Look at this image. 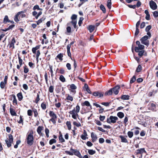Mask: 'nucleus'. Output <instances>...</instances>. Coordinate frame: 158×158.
<instances>
[{
	"label": "nucleus",
	"mask_w": 158,
	"mask_h": 158,
	"mask_svg": "<svg viewBox=\"0 0 158 158\" xmlns=\"http://www.w3.org/2000/svg\"><path fill=\"white\" fill-rule=\"evenodd\" d=\"M107 6L109 9H110L111 7V0H108L107 1Z\"/></svg>",
	"instance_id": "obj_27"
},
{
	"label": "nucleus",
	"mask_w": 158,
	"mask_h": 158,
	"mask_svg": "<svg viewBox=\"0 0 158 158\" xmlns=\"http://www.w3.org/2000/svg\"><path fill=\"white\" fill-rule=\"evenodd\" d=\"M43 20L42 18L40 19L37 21L36 22L37 25H39L40 23L43 22Z\"/></svg>",
	"instance_id": "obj_62"
},
{
	"label": "nucleus",
	"mask_w": 158,
	"mask_h": 158,
	"mask_svg": "<svg viewBox=\"0 0 158 158\" xmlns=\"http://www.w3.org/2000/svg\"><path fill=\"white\" fill-rule=\"evenodd\" d=\"M139 31L138 28H136V30H135V36H136L137 35H138L139 33Z\"/></svg>",
	"instance_id": "obj_60"
},
{
	"label": "nucleus",
	"mask_w": 158,
	"mask_h": 158,
	"mask_svg": "<svg viewBox=\"0 0 158 158\" xmlns=\"http://www.w3.org/2000/svg\"><path fill=\"white\" fill-rule=\"evenodd\" d=\"M63 57V54L62 53H60L59 54H58L56 56V57L59 59L61 61L63 60L62 58Z\"/></svg>",
	"instance_id": "obj_28"
},
{
	"label": "nucleus",
	"mask_w": 158,
	"mask_h": 158,
	"mask_svg": "<svg viewBox=\"0 0 158 158\" xmlns=\"http://www.w3.org/2000/svg\"><path fill=\"white\" fill-rule=\"evenodd\" d=\"M34 10H35L37 9L38 10H40L41 9L39 8V6L38 5H35L34 6L33 8Z\"/></svg>",
	"instance_id": "obj_59"
},
{
	"label": "nucleus",
	"mask_w": 158,
	"mask_h": 158,
	"mask_svg": "<svg viewBox=\"0 0 158 158\" xmlns=\"http://www.w3.org/2000/svg\"><path fill=\"white\" fill-rule=\"evenodd\" d=\"M73 124L77 127H81V125L79 122L77 123L76 121H74L73 122Z\"/></svg>",
	"instance_id": "obj_30"
},
{
	"label": "nucleus",
	"mask_w": 158,
	"mask_h": 158,
	"mask_svg": "<svg viewBox=\"0 0 158 158\" xmlns=\"http://www.w3.org/2000/svg\"><path fill=\"white\" fill-rule=\"evenodd\" d=\"M10 114L12 116H16L17 114L15 111V110L14 109L10 108Z\"/></svg>",
	"instance_id": "obj_18"
},
{
	"label": "nucleus",
	"mask_w": 158,
	"mask_h": 158,
	"mask_svg": "<svg viewBox=\"0 0 158 158\" xmlns=\"http://www.w3.org/2000/svg\"><path fill=\"white\" fill-rule=\"evenodd\" d=\"M14 25H11L10 26L7 28L6 29V30L7 31L10 29H12L13 27H15Z\"/></svg>",
	"instance_id": "obj_54"
},
{
	"label": "nucleus",
	"mask_w": 158,
	"mask_h": 158,
	"mask_svg": "<svg viewBox=\"0 0 158 158\" xmlns=\"http://www.w3.org/2000/svg\"><path fill=\"white\" fill-rule=\"evenodd\" d=\"M91 137L92 139V141L93 142H95L97 139V136L94 134L93 133H91Z\"/></svg>",
	"instance_id": "obj_15"
},
{
	"label": "nucleus",
	"mask_w": 158,
	"mask_h": 158,
	"mask_svg": "<svg viewBox=\"0 0 158 158\" xmlns=\"http://www.w3.org/2000/svg\"><path fill=\"white\" fill-rule=\"evenodd\" d=\"M148 39V36L147 35H145L142 37L140 39L141 43L146 45L148 46L149 44V41L147 40Z\"/></svg>",
	"instance_id": "obj_5"
},
{
	"label": "nucleus",
	"mask_w": 158,
	"mask_h": 158,
	"mask_svg": "<svg viewBox=\"0 0 158 158\" xmlns=\"http://www.w3.org/2000/svg\"><path fill=\"white\" fill-rule=\"evenodd\" d=\"M117 115L120 118H122L124 117V114L123 112H119L117 113Z\"/></svg>",
	"instance_id": "obj_22"
},
{
	"label": "nucleus",
	"mask_w": 158,
	"mask_h": 158,
	"mask_svg": "<svg viewBox=\"0 0 158 158\" xmlns=\"http://www.w3.org/2000/svg\"><path fill=\"white\" fill-rule=\"evenodd\" d=\"M136 80V77L135 76H134L131 79L130 81V83L132 84Z\"/></svg>",
	"instance_id": "obj_37"
},
{
	"label": "nucleus",
	"mask_w": 158,
	"mask_h": 158,
	"mask_svg": "<svg viewBox=\"0 0 158 158\" xmlns=\"http://www.w3.org/2000/svg\"><path fill=\"white\" fill-rule=\"evenodd\" d=\"M56 142V139H51L49 141V144L50 145L52 144L53 143H55Z\"/></svg>",
	"instance_id": "obj_44"
},
{
	"label": "nucleus",
	"mask_w": 158,
	"mask_h": 158,
	"mask_svg": "<svg viewBox=\"0 0 158 158\" xmlns=\"http://www.w3.org/2000/svg\"><path fill=\"white\" fill-rule=\"evenodd\" d=\"M17 96L19 101H21L23 98V96L21 93H19L17 94Z\"/></svg>",
	"instance_id": "obj_20"
},
{
	"label": "nucleus",
	"mask_w": 158,
	"mask_h": 158,
	"mask_svg": "<svg viewBox=\"0 0 158 158\" xmlns=\"http://www.w3.org/2000/svg\"><path fill=\"white\" fill-rule=\"evenodd\" d=\"M70 88L72 89H76L77 87L74 84H72L70 85Z\"/></svg>",
	"instance_id": "obj_38"
},
{
	"label": "nucleus",
	"mask_w": 158,
	"mask_h": 158,
	"mask_svg": "<svg viewBox=\"0 0 158 158\" xmlns=\"http://www.w3.org/2000/svg\"><path fill=\"white\" fill-rule=\"evenodd\" d=\"M29 71L28 69L26 66H25L24 67V72L25 73H27Z\"/></svg>",
	"instance_id": "obj_47"
},
{
	"label": "nucleus",
	"mask_w": 158,
	"mask_h": 158,
	"mask_svg": "<svg viewBox=\"0 0 158 158\" xmlns=\"http://www.w3.org/2000/svg\"><path fill=\"white\" fill-rule=\"evenodd\" d=\"M99 143H102L104 142V139L103 138H100L99 139Z\"/></svg>",
	"instance_id": "obj_63"
},
{
	"label": "nucleus",
	"mask_w": 158,
	"mask_h": 158,
	"mask_svg": "<svg viewBox=\"0 0 158 158\" xmlns=\"http://www.w3.org/2000/svg\"><path fill=\"white\" fill-rule=\"evenodd\" d=\"M6 84L4 82H1L0 83V87L2 89H3L5 87V84Z\"/></svg>",
	"instance_id": "obj_45"
},
{
	"label": "nucleus",
	"mask_w": 158,
	"mask_h": 158,
	"mask_svg": "<svg viewBox=\"0 0 158 158\" xmlns=\"http://www.w3.org/2000/svg\"><path fill=\"white\" fill-rule=\"evenodd\" d=\"M88 152L89 154L93 155L95 153V151L91 149H89L88 150Z\"/></svg>",
	"instance_id": "obj_36"
},
{
	"label": "nucleus",
	"mask_w": 158,
	"mask_h": 158,
	"mask_svg": "<svg viewBox=\"0 0 158 158\" xmlns=\"http://www.w3.org/2000/svg\"><path fill=\"white\" fill-rule=\"evenodd\" d=\"M66 124L68 127V129L69 130H70L71 128V123L70 121H67L66 123Z\"/></svg>",
	"instance_id": "obj_29"
},
{
	"label": "nucleus",
	"mask_w": 158,
	"mask_h": 158,
	"mask_svg": "<svg viewBox=\"0 0 158 158\" xmlns=\"http://www.w3.org/2000/svg\"><path fill=\"white\" fill-rule=\"evenodd\" d=\"M49 115L52 118H56V115L52 111H50L49 112Z\"/></svg>",
	"instance_id": "obj_17"
},
{
	"label": "nucleus",
	"mask_w": 158,
	"mask_h": 158,
	"mask_svg": "<svg viewBox=\"0 0 158 158\" xmlns=\"http://www.w3.org/2000/svg\"><path fill=\"white\" fill-rule=\"evenodd\" d=\"M130 96L128 95H123L121 97V99L123 100H128L129 99Z\"/></svg>",
	"instance_id": "obj_24"
},
{
	"label": "nucleus",
	"mask_w": 158,
	"mask_h": 158,
	"mask_svg": "<svg viewBox=\"0 0 158 158\" xmlns=\"http://www.w3.org/2000/svg\"><path fill=\"white\" fill-rule=\"evenodd\" d=\"M9 139L5 140L6 143V144L8 147L9 148L11 145V143L13 142V138L12 135L11 134H9L8 135Z\"/></svg>",
	"instance_id": "obj_4"
},
{
	"label": "nucleus",
	"mask_w": 158,
	"mask_h": 158,
	"mask_svg": "<svg viewBox=\"0 0 158 158\" xmlns=\"http://www.w3.org/2000/svg\"><path fill=\"white\" fill-rule=\"evenodd\" d=\"M67 32L70 33L71 32V28L70 27L68 26L66 28Z\"/></svg>",
	"instance_id": "obj_58"
},
{
	"label": "nucleus",
	"mask_w": 158,
	"mask_h": 158,
	"mask_svg": "<svg viewBox=\"0 0 158 158\" xmlns=\"http://www.w3.org/2000/svg\"><path fill=\"white\" fill-rule=\"evenodd\" d=\"M120 138L121 139V141L123 143H127V139L123 135H120L119 136Z\"/></svg>",
	"instance_id": "obj_19"
},
{
	"label": "nucleus",
	"mask_w": 158,
	"mask_h": 158,
	"mask_svg": "<svg viewBox=\"0 0 158 158\" xmlns=\"http://www.w3.org/2000/svg\"><path fill=\"white\" fill-rule=\"evenodd\" d=\"M42 130V127H41L39 126L38 127L37 131L39 134L41 133V131Z\"/></svg>",
	"instance_id": "obj_32"
},
{
	"label": "nucleus",
	"mask_w": 158,
	"mask_h": 158,
	"mask_svg": "<svg viewBox=\"0 0 158 158\" xmlns=\"http://www.w3.org/2000/svg\"><path fill=\"white\" fill-rule=\"evenodd\" d=\"M15 43V40L14 38H13L11 43L9 44V47L12 48H15L14 44Z\"/></svg>",
	"instance_id": "obj_12"
},
{
	"label": "nucleus",
	"mask_w": 158,
	"mask_h": 158,
	"mask_svg": "<svg viewBox=\"0 0 158 158\" xmlns=\"http://www.w3.org/2000/svg\"><path fill=\"white\" fill-rule=\"evenodd\" d=\"M152 26L149 25L147 26L145 30L146 32L149 31L151 29Z\"/></svg>",
	"instance_id": "obj_39"
},
{
	"label": "nucleus",
	"mask_w": 158,
	"mask_h": 158,
	"mask_svg": "<svg viewBox=\"0 0 158 158\" xmlns=\"http://www.w3.org/2000/svg\"><path fill=\"white\" fill-rule=\"evenodd\" d=\"M144 52V50H141V51H139V52H139L138 55L139 56L141 57L143 55Z\"/></svg>",
	"instance_id": "obj_48"
},
{
	"label": "nucleus",
	"mask_w": 158,
	"mask_h": 158,
	"mask_svg": "<svg viewBox=\"0 0 158 158\" xmlns=\"http://www.w3.org/2000/svg\"><path fill=\"white\" fill-rule=\"evenodd\" d=\"M77 18V15H73L71 17V19L72 20H76Z\"/></svg>",
	"instance_id": "obj_55"
},
{
	"label": "nucleus",
	"mask_w": 158,
	"mask_h": 158,
	"mask_svg": "<svg viewBox=\"0 0 158 158\" xmlns=\"http://www.w3.org/2000/svg\"><path fill=\"white\" fill-rule=\"evenodd\" d=\"M83 18L82 17H81L80 18L78 22V24L80 26L81 25V24L82 23V20H83Z\"/></svg>",
	"instance_id": "obj_49"
},
{
	"label": "nucleus",
	"mask_w": 158,
	"mask_h": 158,
	"mask_svg": "<svg viewBox=\"0 0 158 158\" xmlns=\"http://www.w3.org/2000/svg\"><path fill=\"white\" fill-rule=\"evenodd\" d=\"M49 130L48 128H46L45 129V132L46 133V135L47 137H49L48 134L49 133Z\"/></svg>",
	"instance_id": "obj_46"
},
{
	"label": "nucleus",
	"mask_w": 158,
	"mask_h": 158,
	"mask_svg": "<svg viewBox=\"0 0 158 158\" xmlns=\"http://www.w3.org/2000/svg\"><path fill=\"white\" fill-rule=\"evenodd\" d=\"M127 135L130 138H131L133 136V132L132 131H129L127 133Z\"/></svg>",
	"instance_id": "obj_35"
},
{
	"label": "nucleus",
	"mask_w": 158,
	"mask_h": 158,
	"mask_svg": "<svg viewBox=\"0 0 158 158\" xmlns=\"http://www.w3.org/2000/svg\"><path fill=\"white\" fill-rule=\"evenodd\" d=\"M70 150L73 152L74 155L77 156L79 158H81V155L78 151L77 150H74L72 148H71Z\"/></svg>",
	"instance_id": "obj_7"
},
{
	"label": "nucleus",
	"mask_w": 158,
	"mask_h": 158,
	"mask_svg": "<svg viewBox=\"0 0 158 158\" xmlns=\"http://www.w3.org/2000/svg\"><path fill=\"white\" fill-rule=\"evenodd\" d=\"M153 15L154 17L156 18L158 16V12L157 11H155L153 13Z\"/></svg>",
	"instance_id": "obj_56"
},
{
	"label": "nucleus",
	"mask_w": 158,
	"mask_h": 158,
	"mask_svg": "<svg viewBox=\"0 0 158 158\" xmlns=\"http://www.w3.org/2000/svg\"><path fill=\"white\" fill-rule=\"evenodd\" d=\"M25 11H21L18 12L17 14L15 15L14 18V20L16 22H18L19 21V17L21 13H24Z\"/></svg>",
	"instance_id": "obj_9"
},
{
	"label": "nucleus",
	"mask_w": 158,
	"mask_h": 158,
	"mask_svg": "<svg viewBox=\"0 0 158 158\" xmlns=\"http://www.w3.org/2000/svg\"><path fill=\"white\" fill-rule=\"evenodd\" d=\"M60 80L62 82H64L65 81V79L64 76L62 75H61L59 77Z\"/></svg>",
	"instance_id": "obj_31"
},
{
	"label": "nucleus",
	"mask_w": 158,
	"mask_h": 158,
	"mask_svg": "<svg viewBox=\"0 0 158 158\" xmlns=\"http://www.w3.org/2000/svg\"><path fill=\"white\" fill-rule=\"evenodd\" d=\"M67 97L65 100H68L72 101L73 100V97L70 95L69 94H66Z\"/></svg>",
	"instance_id": "obj_16"
},
{
	"label": "nucleus",
	"mask_w": 158,
	"mask_h": 158,
	"mask_svg": "<svg viewBox=\"0 0 158 158\" xmlns=\"http://www.w3.org/2000/svg\"><path fill=\"white\" fill-rule=\"evenodd\" d=\"M34 137L33 135V132L27 134V135L26 141L28 145L29 146H31L33 143Z\"/></svg>",
	"instance_id": "obj_2"
},
{
	"label": "nucleus",
	"mask_w": 158,
	"mask_h": 158,
	"mask_svg": "<svg viewBox=\"0 0 158 158\" xmlns=\"http://www.w3.org/2000/svg\"><path fill=\"white\" fill-rule=\"evenodd\" d=\"M59 139L60 141L61 142H64L65 141V140L62 137V134H60L59 137Z\"/></svg>",
	"instance_id": "obj_33"
},
{
	"label": "nucleus",
	"mask_w": 158,
	"mask_h": 158,
	"mask_svg": "<svg viewBox=\"0 0 158 158\" xmlns=\"http://www.w3.org/2000/svg\"><path fill=\"white\" fill-rule=\"evenodd\" d=\"M149 5L151 8L153 10L157 9V6L156 3L152 1L150 2Z\"/></svg>",
	"instance_id": "obj_6"
},
{
	"label": "nucleus",
	"mask_w": 158,
	"mask_h": 158,
	"mask_svg": "<svg viewBox=\"0 0 158 158\" xmlns=\"http://www.w3.org/2000/svg\"><path fill=\"white\" fill-rule=\"evenodd\" d=\"M105 118V116H104L100 115L99 117V119L102 121H103Z\"/></svg>",
	"instance_id": "obj_57"
},
{
	"label": "nucleus",
	"mask_w": 158,
	"mask_h": 158,
	"mask_svg": "<svg viewBox=\"0 0 158 158\" xmlns=\"http://www.w3.org/2000/svg\"><path fill=\"white\" fill-rule=\"evenodd\" d=\"M66 67L68 70H70L71 69V65L70 63H68L66 64Z\"/></svg>",
	"instance_id": "obj_53"
},
{
	"label": "nucleus",
	"mask_w": 158,
	"mask_h": 158,
	"mask_svg": "<svg viewBox=\"0 0 158 158\" xmlns=\"http://www.w3.org/2000/svg\"><path fill=\"white\" fill-rule=\"evenodd\" d=\"M10 21V20L8 19V16L7 15H6L3 20V22L4 23H6L7 22H9Z\"/></svg>",
	"instance_id": "obj_26"
},
{
	"label": "nucleus",
	"mask_w": 158,
	"mask_h": 158,
	"mask_svg": "<svg viewBox=\"0 0 158 158\" xmlns=\"http://www.w3.org/2000/svg\"><path fill=\"white\" fill-rule=\"evenodd\" d=\"M42 108L43 110H45L46 108V105L45 102H43L41 104V105Z\"/></svg>",
	"instance_id": "obj_34"
},
{
	"label": "nucleus",
	"mask_w": 158,
	"mask_h": 158,
	"mask_svg": "<svg viewBox=\"0 0 158 158\" xmlns=\"http://www.w3.org/2000/svg\"><path fill=\"white\" fill-rule=\"evenodd\" d=\"M95 27V26L92 25H90L89 26L88 29L89 31L91 33L94 30Z\"/></svg>",
	"instance_id": "obj_13"
},
{
	"label": "nucleus",
	"mask_w": 158,
	"mask_h": 158,
	"mask_svg": "<svg viewBox=\"0 0 158 158\" xmlns=\"http://www.w3.org/2000/svg\"><path fill=\"white\" fill-rule=\"evenodd\" d=\"M54 89L53 87L52 86H51L49 88V90L50 93H52L53 92Z\"/></svg>",
	"instance_id": "obj_52"
},
{
	"label": "nucleus",
	"mask_w": 158,
	"mask_h": 158,
	"mask_svg": "<svg viewBox=\"0 0 158 158\" xmlns=\"http://www.w3.org/2000/svg\"><path fill=\"white\" fill-rule=\"evenodd\" d=\"M146 152L144 148H140V149L137 150L136 151L137 154H142L143 152Z\"/></svg>",
	"instance_id": "obj_14"
},
{
	"label": "nucleus",
	"mask_w": 158,
	"mask_h": 158,
	"mask_svg": "<svg viewBox=\"0 0 158 158\" xmlns=\"http://www.w3.org/2000/svg\"><path fill=\"white\" fill-rule=\"evenodd\" d=\"M40 100V95L39 94H37V97L36 98V99L35 100V102L37 104L39 102V101Z\"/></svg>",
	"instance_id": "obj_40"
},
{
	"label": "nucleus",
	"mask_w": 158,
	"mask_h": 158,
	"mask_svg": "<svg viewBox=\"0 0 158 158\" xmlns=\"http://www.w3.org/2000/svg\"><path fill=\"white\" fill-rule=\"evenodd\" d=\"M18 122L19 123H22V124H23V120L22 118V116H20V120L19 121H18Z\"/></svg>",
	"instance_id": "obj_42"
},
{
	"label": "nucleus",
	"mask_w": 158,
	"mask_h": 158,
	"mask_svg": "<svg viewBox=\"0 0 158 158\" xmlns=\"http://www.w3.org/2000/svg\"><path fill=\"white\" fill-rule=\"evenodd\" d=\"M144 48V46L143 45L140 44L138 46V47H135V51L138 52H139V50H143Z\"/></svg>",
	"instance_id": "obj_10"
},
{
	"label": "nucleus",
	"mask_w": 158,
	"mask_h": 158,
	"mask_svg": "<svg viewBox=\"0 0 158 158\" xmlns=\"http://www.w3.org/2000/svg\"><path fill=\"white\" fill-rule=\"evenodd\" d=\"M120 86L119 85H117L115 87L112 88L114 93L115 94H117L119 92V90L120 88Z\"/></svg>",
	"instance_id": "obj_8"
},
{
	"label": "nucleus",
	"mask_w": 158,
	"mask_h": 158,
	"mask_svg": "<svg viewBox=\"0 0 158 158\" xmlns=\"http://www.w3.org/2000/svg\"><path fill=\"white\" fill-rule=\"evenodd\" d=\"M23 86L24 89L26 90H27L28 89V87L26 84H23Z\"/></svg>",
	"instance_id": "obj_61"
},
{
	"label": "nucleus",
	"mask_w": 158,
	"mask_h": 158,
	"mask_svg": "<svg viewBox=\"0 0 158 158\" xmlns=\"http://www.w3.org/2000/svg\"><path fill=\"white\" fill-rule=\"evenodd\" d=\"M141 69H142L141 66L140 65H138V67L137 68L136 70V71L137 72H139L141 71Z\"/></svg>",
	"instance_id": "obj_43"
},
{
	"label": "nucleus",
	"mask_w": 158,
	"mask_h": 158,
	"mask_svg": "<svg viewBox=\"0 0 158 158\" xmlns=\"http://www.w3.org/2000/svg\"><path fill=\"white\" fill-rule=\"evenodd\" d=\"M141 5V3L140 2L138 1L137 2L136 6L137 7H139Z\"/></svg>",
	"instance_id": "obj_64"
},
{
	"label": "nucleus",
	"mask_w": 158,
	"mask_h": 158,
	"mask_svg": "<svg viewBox=\"0 0 158 158\" xmlns=\"http://www.w3.org/2000/svg\"><path fill=\"white\" fill-rule=\"evenodd\" d=\"M93 95L95 97H98V98H100L103 96V94L101 93L98 92H95L93 93Z\"/></svg>",
	"instance_id": "obj_11"
},
{
	"label": "nucleus",
	"mask_w": 158,
	"mask_h": 158,
	"mask_svg": "<svg viewBox=\"0 0 158 158\" xmlns=\"http://www.w3.org/2000/svg\"><path fill=\"white\" fill-rule=\"evenodd\" d=\"M118 119V118L116 116H110L109 118H107L106 122L107 123H116L117 120Z\"/></svg>",
	"instance_id": "obj_3"
},
{
	"label": "nucleus",
	"mask_w": 158,
	"mask_h": 158,
	"mask_svg": "<svg viewBox=\"0 0 158 158\" xmlns=\"http://www.w3.org/2000/svg\"><path fill=\"white\" fill-rule=\"evenodd\" d=\"M100 8L101 10L103 11L104 13H105L106 12V10L105 6L102 4L100 5Z\"/></svg>",
	"instance_id": "obj_25"
},
{
	"label": "nucleus",
	"mask_w": 158,
	"mask_h": 158,
	"mask_svg": "<svg viewBox=\"0 0 158 158\" xmlns=\"http://www.w3.org/2000/svg\"><path fill=\"white\" fill-rule=\"evenodd\" d=\"M80 107L79 106L77 105L76 108L69 111V113L72 115V117L75 119H77V117L78 116V113L79 112Z\"/></svg>",
	"instance_id": "obj_1"
},
{
	"label": "nucleus",
	"mask_w": 158,
	"mask_h": 158,
	"mask_svg": "<svg viewBox=\"0 0 158 158\" xmlns=\"http://www.w3.org/2000/svg\"><path fill=\"white\" fill-rule=\"evenodd\" d=\"M84 105L87 106H90L89 102L88 101H85L83 103Z\"/></svg>",
	"instance_id": "obj_50"
},
{
	"label": "nucleus",
	"mask_w": 158,
	"mask_h": 158,
	"mask_svg": "<svg viewBox=\"0 0 158 158\" xmlns=\"http://www.w3.org/2000/svg\"><path fill=\"white\" fill-rule=\"evenodd\" d=\"M112 89H111L109 90L106 92L105 94V95H111L112 94Z\"/></svg>",
	"instance_id": "obj_23"
},
{
	"label": "nucleus",
	"mask_w": 158,
	"mask_h": 158,
	"mask_svg": "<svg viewBox=\"0 0 158 158\" xmlns=\"http://www.w3.org/2000/svg\"><path fill=\"white\" fill-rule=\"evenodd\" d=\"M12 96L13 97V103H15L16 104H17V100L16 99L15 96V95H12Z\"/></svg>",
	"instance_id": "obj_41"
},
{
	"label": "nucleus",
	"mask_w": 158,
	"mask_h": 158,
	"mask_svg": "<svg viewBox=\"0 0 158 158\" xmlns=\"http://www.w3.org/2000/svg\"><path fill=\"white\" fill-rule=\"evenodd\" d=\"M110 103V102H102V103H101V104L102 105H103L105 106H107L109 105Z\"/></svg>",
	"instance_id": "obj_51"
},
{
	"label": "nucleus",
	"mask_w": 158,
	"mask_h": 158,
	"mask_svg": "<svg viewBox=\"0 0 158 158\" xmlns=\"http://www.w3.org/2000/svg\"><path fill=\"white\" fill-rule=\"evenodd\" d=\"M151 108L152 110L154 111H156V106L155 104L152 103L151 104Z\"/></svg>",
	"instance_id": "obj_21"
}]
</instances>
